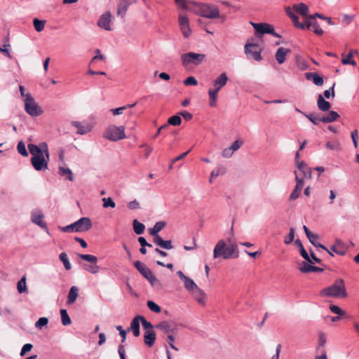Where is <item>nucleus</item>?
Masks as SVG:
<instances>
[{
	"mask_svg": "<svg viewBox=\"0 0 359 359\" xmlns=\"http://www.w3.org/2000/svg\"><path fill=\"white\" fill-rule=\"evenodd\" d=\"M27 147L32 156L30 161L34 168L37 171L48 169L50 156L47 144L41 142L39 146L29 144Z\"/></svg>",
	"mask_w": 359,
	"mask_h": 359,
	"instance_id": "obj_1",
	"label": "nucleus"
},
{
	"mask_svg": "<svg viewBox=\"0 0 359 359\" xmlns=\"http://www.w3.org/2000/svg\"><path fill=\"white\" fill-rule=\"evenodd\" d=\"M285 12L287 15L291 18L293 25L294 27L301 29H309L311 27H313V32L319 36L323 34V30L320 27V25L314 19V15H309L307 17V19L305 20L304 23H301L299 22V18L296 15L293 11L291 10L290 7L285 8Z\"/></svg>",
	"mask_w": 359,
	"mask_h": 359,
	"instance_id": "obj_2",
	"label": "nucleus"
},
{
	"mask_svg": "<svg viewBox=\"0 0 359 359\" xmlns=\"http://www.w3.org/2000/svg\"><path fill=\"white\" fill-rule=\"evenodd\" d=\"M195 6L194 12L201 16L208 19L222 18L223 21L226 20L224 15H220L219 8L214 4L203 3H194Z\"/></svg>",
	"mask_w": 359,
	"mask_h": 359,
	"instance_id": "obj_3",
	"label": "nucleus"
},
{
	"mask_svg": "<svg viewBox=\"0 0 359 359\" xmlns=\"http://www.w3.org/2000/svg\"><path fill=\"white\" fill-rule=\"evenodd\" d=\"M213 257L215 259L222 257L224 259L237 258L238 257L237 245L235 244L226 245L223 240H220L215 246Z\"/></svg>",
	"mask_w": 359,
	"mask_h": 359,
	"instance_id": "obj_4",
	"label": "nucleus"
},
{
	"mask_svg": "<svg viewBox=\"0 0 359 359\" xmlns=\"http://www.w3.org/2000/svg\"><path fill=\"white\" fill-rule=\"evenodd\" d=\"M320 296L332 298H344L348 296L344 280L338 278L330 286L324 288L320 291Z\"/></svg>",
	"mask_w": 359,
	"mask_h": 359,
	"instance_id": "obj_5",
	"label": "nucleus"
},
{
	"mask_svg": "<svg viewBox=\"0 0 359 359\" xmlns=\"http://www.w3.org/2000/svg\"><path fill=\"white\" fill-rule=\"evenodd\" d=\"M134 266L142 276L150 283L153 287L156 290H161L163 288V285L161 281L156 278L151 270L144 263L136 261L134 263Z\"/></svg>",
	"mask_w": 359,
	"mask_h": 359,
	"instance_id": "obj_6",
	"label": "nucleus"
},
{
	"mask_svg": "<svg viewBox=\"0 0 359 359\" xmlns=\"http://www.w3.org/2000/svg\"><path fill=\"white\" fill-rule=\"evenodd\" d=\"M103 137L113 142L123 140L126 137L125 127L111 125L105 130Z\"/></svg>",
	"mask_w": 359,
	"mask_h": 359,
	"instance_id": "obj_7",
	"label": "nucleus"
},
{
	"mask_svg": "<svg viewBox=\"0 0 359 359\" xmlns=\"http://www.w3.org/2000/svg\"><path fill=\"white\" fill-rule=\"evenodd\" d=\"M25 109L27 114L32 116H39L43 112L41 107L35 102L34 97L30 93L26 94V97L24 99Z\"/></svg>",
	"mask_w": 359,
	"mask_h": 359,
	"instance_id": "obj_8",
	"label": "nucleus"
},
{
	"mask_svg": "<svg viewBox=\"0 0 359 359\" xmlns=\"http://www.w3.org/2000/svg\"><path fill=\"white\" fill-rule=\"evenodd\" d=\"M205 57L206 55L205 54L189 52L187 53L182 54L181 56V60L182 64L184 66H187L190 64L198 66L204 61Z\"/></svg>",
	"mask_w": 359,
	"mask_h": 359,
	"instance_id": "obj_9",
	"label": "nucleus"
},
{
	"mask_svg": "<svg viewBox=\"0 0 359 359\" xmlns=\"http://www.w3.org/2000/svg\"><path fill=\"white\" fill-rule=\"evenodd\" d=\"M79 257L88 262L90 263V264H84L83 269L87 271L88 272L95 274L97 273L100 271V266L97 264V257L93 255H83V254H79Z\"/></svg>",
	"mask_w": 359,
	"mask_h": 359,
	"instance_id": "obj_10",
	"label": "nucleus"
},
{
	"mask_svg": "<svg viewBox=\"0 0 359 359\" xmlns=\"http://www.w3.org/2000/svg\"><path fill=\"white\" fill-rule=\"evenodd\" d=\"M257 34H271L276 37L280 38V36L274 31V28L271 25L267 23H255L250 22Z\"/></svg>",
	"mask_w": 359,
	"mask_h": 359,
	"instance_id": "obj_11",
	"label": "nucleus"
},
{
	"mask_svg": "<svg viewBox=\"0 0 359 359\" xmlns=\"http://www.w3.org/2000/svg\"><path fill=\"white\" fill-rule=\"evenodd\" d=\"M262 50L257 43H247L245 46V53L256 61L262 60Z\"/></svg>",
	"mask_w": 359,
	"mask_h": 359,
	"instance_id": "obj_12",
	"label": "nucleus"
},
{
	"mask_svg": "<svg viewBox=\"0 0 359 359\" xmlns=\"http://www.w3.org/2000/svg\"><path fill=\"white\" fill-rule=\"evenodd\" d=\"M296 186L293 191L291 193L290 199L296 200L300 195V193L303 189L304 181L303 177H299L297 171H294Z\"/></svg>",
	"mask_w": 359,
	"mask_h": 359,
	"instance_id": "obj_13",
	"label": "nucleus"
},
{
	"mask_svg": "<svg viewBox=\"0 0 359 359\" xmlns=\"http://www.w3.org/2000/svg\"><path fill=\"white\" fill-rule=\"evenodd\" d=\"M179 25L183 36L185 38H188L191 34L188 18L185 15H180Z\"/></svg>",
	"mask_w": 359,
	"mask_h": 359,
	"instance_id": "obj_14",
	"label": "nucleus"
},
{
	"mask_svg": "<svg viewBox=\"0 0 359 359\" xmlns=\"http://www.w3.org/2000/svg\"><path fill=\"white\" fill-rule=\"evenodd\" d=\"M43 214L41 210L35 209L32 211L31 220L42 229H46V223L43 222Z\"/></svg>",
	"mask_w": 359,
	"mask_h": 359,
	"instance_id": "obj_15",
	"label": "nucleus"
},
{
	"mask_svg": "<svg viewBox=\"0 0 359 359\" xmlns=\"http://www.w3.org/2000/svg\"><path fill=\"white\" fill-rule=\"evenodd\" d=\"M111 20V13L109 11L105 12L100 16V18L97 22V25L100 27H101L107 31H110V30H111V28L110 26Z\"/></svg>",
	"mask_w": 359,
	"mask_h": 359,
	"instance_id": "obj_16",
	"label": "nucleus"
},
{
	"mask_svg": "<svg viewBox=\"0 0 359 359\" xmlns=\"http://www.w3.org/2000/svg\"><path fill=\"white\" fill-rule=\"evenodd\" d=\"M156 327L161 330L165 334H176L177 327L174 324L170 323L168 321H162L156 325Z\"/></svg>",
	"mask_w": 359,
	"mask_h": 359,
	"instance_id": "obj_17",
	"label": "nucleus"
},
{
	"mask_svg": "<svg viewBox=\"0 0 359 359\" xmlns=\"http://www.w3.org/2000/svg\"><path fill=\"white\" fill-rule=\"evenodd\" d=\"M75 224L77 232L86 231L92 227L91 220L88 217H81Z\"/></svg>",
	"mask_w": 359,
	"mask_h": 359,
	"instance_id": "obj_18",
	"label": "nucleus"
},
{
	"mask_svg": "<svg viewBox=\"0 0 359 359\" xmlns=\"http://www.w3.org/2000/svg\"><path fill=\"white\" fill-rule=\"evenodd\" d=\"M294 11L299 13L304 18H305V20L307 19V17L309 16V7L304 3H300L298 4H294L292 6Z\"/></svg>",
	"mask_w": 359,
	"mask_h": 359,
	"instance_id": "obj_19",
	"label": "nucleus"
},
{
	"mask_svg": "<svg viewBox=\"0 0 359 359\" xmlns=\"http://www.w3.org/2000/svg\"><path fill=\"white\" fill-rule=\"evenodd\" d=\"M130 4L131 1L130 0H119L117 6V15L123 18Z\"/></svg>",
	"mask_w": 359,
	"mask_h": 359,
	"instance_id": "obj_20",
	"label": "nucleus"
},
{
	"mask_svg": "<svg viewBox=\"0 0 359 359\" xmlns=\"http://www.w3.org/2000/svg\"><path fill=\"white\" fill-rule=\"evenodd\" d=\"M72 125L76 127L77 130V134L84 135L87 133L90 132L93 129V126L91 124L83 125V123L78 121H72Z\"/></svg>",
	"mask_w": 359,
	"mask_h": 359,
	"instance_id": "obj_21",
	"label": "nucleus"
},
{
	"mask_svg": "<svg viewBox=\"0 0 359 359\" xmlns=\"http://www.w3.org/2000/svg\"><path fill=\"white\" fill-rule=\"evenodd\" d=\"M228 81V77L226 73H222L214 81L213 86L215 90L219 91L222 87H224Z\"/></svg>",
	"mask_w": 359,
	"mask_h": 359,
	"instance_id": "obj_22",
	"label": "nucleus"
},
{
	"mask_svg": "<svg viewBox=\"0 0 359 359\" xmlns=\"http://www.w3.org/2000/svg\"><path fill=\"white\" fill-rule=\"evenodd\" d=\"M297 167L304 177L309 179L312 178V170L309 167H308L304 161H301V163H298Z\"/></svg>",
	"mask_w": 359,
	"mask_h": 359,
	"instance_id": "obj_23",
	"label": "nucleus"
},
{
	"mask_svg": "<svg viewBox=\"0 0 359 359\" xmlns=\"http://www.w3.org/2000/svg\"><path fill=\"white\" fill-rule=\"evenodd\" d=\"M306 79L312 81L316 86H321L323 85V79L316 72H308L305 74Z\"/></svg>",
	"mask_w": 359,
	"mask_h": 359,
	"instance_id": "obj_24",
	"label": "nucleus"
},
{
	"mask_svg": "<svg viewBox=\"0 0 359 359\" xmlns=\"http://www.w3.org/2000/svg\"><path fill=\"white\" fill-rule=\"evenodd\" d=\"M331 250L339 255H344L346 252V248L341 241L337 240L335 243L332 245Z\"/></svg>",
	"mask_w": 359,
	"mask_h": 359,
	"instance_id": "obj_25",
	"label": "nucleus"
},
{
	"mask_svg": "<svg viewBox=\"0 0 359 359\" xmlns=\"http://www.w3.org/2000/svg\"><path fill=\"white\" fill-rule=\"evenodd\" d=\"M154 242L158 246L165 250H171L173 248L172 241L170 240L164 241L161 236L154 238Z\"/></svg>",
	"mask_w": 359,
	"mask_h": 359,
	"instance_id": "obj_26",
	"label": "nucleus"
},
{
	"mask_svg": "<svg viewBox=\"0 0 359 359\" xmlns=\"http://www.w3.org/2000/svg\"><path fill=\"white\" fill-rule=\"evenodd\" d=\"M156 341V333L153 330H148L145 332L144 334V344L151 347L154 345Z\"/></svg>",
	"mask_w": 359,
	"mask_h": 359,
	"instance_id": "obj_27",
	"label": "nucleus"
},
{
	"mask_svg": "<svg viewBox=\"0 0 359 359\" xmlns=\"http://www.w3.org/2000/svg\"><path fill=\"white\" fill-rule=\"evenodd\" d=\"M290 50L283 47L279 48L276 53V59L279 64H283L286 60V55L289 53Z\"/></svg>",
	"mask_w": 359,
	"mask_h": 359,
	"instance_id": "obj_28",
	"label": "nucleus"
},
{
	"mask_svg": "<svg viewBox=\"0 0 359 359\" xmlns=\"http://www.w3.org/2000/svg\"><path fill=\"white\" fill-rule=\"evenodd\" d=\"M317 105L322 111H327L331 107L328 101H326L322 95H319L317 100Z\"/></svg>",
	"mask_w": 359,
	"mask_h": 359,
	"instance_id": "obj_29",
	"label": "nucleus"
},
{
	"mask_svg": "<svg viewBox=\"0 0 359 359\" xmlns=\"http://www.w3.org/2000/svg\"><path fill=\"white\" fill-rule=\"evenodd\" d=\"M79 289L76 286H72L68 293L67 296V304H72L75 302L79 295Z\"/></svg>",
	"mask_w": 359,
	"mask_h": 359,
	"instance_id": "obj_30",
	"label": "nucleus"
},
{
	"mask_svg": "<svg viewBox=\"0 0 359 359\" xmlns=\"http://www.w3.org/2000/svg\"><path fill=\"white\" fill-rule=\"evenodd\" d=\"M166 223L165 222H157L154 227L150 229L149 233L151 235L154 236V238H156L157 236H160L158 233L165 226Z\"/></svg>",
	"mask_w": 359,
	"mask_h": 359,
	"instance_id": "obj_31",
	"label": "nucleus"
},
{
	"mask_svg": "<svg viewBox=\"0 0 359 359\" xmlns=\"http://www.w3.org/2000/svg\"><path fill=\"white\" fill-rule=\"evenodd\" d=\"M192 294L195 299L201 304H205V292L198 287L196 290L192 292Z\"/></svg>",
	"mask_w": 359,
	"mask_h": 359,
	"instance_id": "obj_32",
	"label": "nucleus"
},
{
	"mask_svg": "<svg viewBox=\"0 0 359 359\" xmlns=\"http://www.w3.org/2000/svg\"><path fill=\"white\" fill-rule=\"evenodd\" d=\"M339 117V114L337 111H331L327 116L321 117V122L323 123H331L337 121Z\"/></svg>",
	"mask_w": 359,
	"mask_h": 359,
	"instance_id": "obj_33",
	"label": "nucleus"
},
{
	"mask_svg": "<svg viewBox=\"0 0 359 359\" xmlns=\"http://www.w3.org/2000/svg\"><path fill=\"white\" fill-rule=\"evenodd\" d=\"M129 330H131L133 332V334L135 336V337H139L140 334V322L138 320V318L136 316L135 317L131 323H130V328L128 329Z\"/></svg>",
	"mask_w": 359,
	"mask_h": 359,
	"instance_id": "obj_34",
	"label": "nucleus"
},
{
	"mask_svg": "<svg viewBox=\"0 0 359 359\" xmlns=\"http://www.w3.org/2000/svg\"><path fill=\"white\" fill-rule=\"evenodd\" d=\"M218 92L219 91L215 89H210L208 90V95L210 97L209 104L210 107H215L217 105Z\"/></svg>",
	"mask_w": 359,
	"mask_h": 359,
	"instance_id": "obj_35",
	"label": "nucleus"
},
{
	"mask_svg": "<svg viewBox=\"0 0 359 359\" xmlns=\"http://www.w3.org/2000/svg\"><path fill=\"white\" fill-rule=\"evenodd\" d=\"M183 282L186 290L191 292H194V290H196L198 287L194 281L189 277H187L186 279H184Z\"/></svg>",
	"mask_w": 359,
	"mask_h": 359,
	"instance_id": "obj_36",
	"label": "nucleus"
},
{
	"mask_svg": "<svg viewBox=\"0 0 359 359\" xmlns=\"http://www.w3.org/2000/svg\"><path fill=\"white\" fill-rule=\"evenodd\" d=\"M295 244L299 247V252H300V254L302 256V257L306 260L309 263H312V261L311 260L307 252L306 251V250L304 249L302 242L300 241V240L297 239L295 241Z\"/></svg>",
	"mask_w": 359,
	"mask_h": 359,
	"instance_id": "obj_37",
	"label": "nucleus"
},
{
	"mask_svg": "<svg viewBox=\"0 0 359 359\" xmlns=\"http://www.w3.org/2000/svg\"><path fill=\"white\" fill-rule=\"evenodd\" d=\"M133 229L135 233L140 235L144 233L145 226L140 222L137 219H134L133 222Z\"/></svg>",
	"mask_w": 359,
	"mask_h": 359,
	"instance_id": "obj_38",
	"label": "nucleus"
},
{
	"mask_svg": "<svg viewBox=\"0 0 359 359\" xmlns=\"http://www.w3.org/2000/svg\"><path fill=\"white\" fill-rule=\"evenodd\" d=\"M226 169L225 167H224V166H219L217 168V170H212L211 172L210 177V179H209V182L212 183V179L214 177H217L219 175H224L226 173Z\"/></svg>",
	"mask_w": 359,
	"mask_h": 359,
	"instance_id": "obj_39",
	"label": "nucleus"
},
{
	"mask_svg": "<svg viewBox=\"0 0 359 359\" xmlns=\"http://www.w3.org/2000/svg\"><path fill=\"white\" fill-rule=\"evenodd\" d=\"M310 237H307L309 240V241L316 247L320 248L325 250H327V248L325 247L323 245L320 244L318 242V240L319 238L318 236L315 233H311V236H309Z\"/></svg>",
	"mask_w": 359,
	"mask_h": 359,
	"instance_id": "obj_40",
	"label": "nucleus"
},
{
	"mask_svg": "<svg viewBox=\"0 0 359 359\" xmlns=\"http://www.w3.org/2000/svg\"><path fill=\"white\" fill-rule=\"evenodd\" d=\"M296 65L300 70H305L309 68L306 61L299 55L296 56Z\"/></svg>",
	"mask_w": 359,
	"mask_h": 359,
	"instance_id": "obj_41",
	"label": "nucleus"
},
{
	"mask_svg": "<svg viewBox=\"0 0 359 359\" xmlns=\"http://www.w3.org/2000/svg\"><path fill=\"white\" fill-rule=\"evenodd\" d=\"M59 174L61 176H65L67 177V179H68L69 181L73 180L72 172L68 168L60 167L59 168Z\"/></svg>",
	"mask_w": 359,
	"mask_h": 359,
	"instance_id": "obj_42",
	"label": "nucleus"
},
{
	"mask_svg": "<svg viewBox=\"0 0 359 359\" xmlns=\"http://www.w3.org/2000/svg\"><path fill=\"white\" fill-rule=\"evenodd\" d=\"M60 315L62 325L65 326L69 325L72 323V320L67 311L65 309H61Z\"/></svg>",
	"mask_w": 359,
	"mask_h": 359,
	"instance_id": "obj_43",
	"label": "nucleus"
},
{
	"mask_svg": "<svg viewBox=\"0 0 359 359\" xmlns=\"http://www.w3.org/2000/svg\"><path fill=\"white\" fill-rule=\"evenodd\" d=\"M46 21L41 20L38 18H34L33 20V25L35 30L38 32H40L43 30L45 27Z\"/></svg>",
	"mask_w": 359,
	"mask_h": 359,
	"instance_id": "obj_44",
	"label": "nucleus"
},
{
	"mask_svg": "<svg viewBox=\"0 0 359 359\" xmlns=\"http://www.w3.org/2000/svg\"><path fill=\"white\" fill-rule=\"evenodd\" d=\"M325 147L327 149L330 150L340 151L341 149V144L338 140L327 142L325 144Z\"/></svg>",
	"mask_w": 359,
	"mask_h": 359,
	"instance_id": "obj_45",
	"label": "nucleus"
},
{
	"mask_svg": "<svg viewBox=\"0 0 359 359\" xmlns=\"http://www.w3.org/2000/svg\"><path fill=\"white\" fill-rule=\"evenodd\" d=\"M181 123L182 118H180V116L178 115H175L170 117L168 119V122L165 124H168V126L172 125L174 126H178L181 124Z\"/></svg>",
	"mask_w": 359,
	"mask_h": 359,
	"instance_id": "obj_46",
	"label": "nucleus"
},
{
	"mask_svg": "<svg viewBox=\"0 0 359 359\" xmlns=\"http://www.w3.org/2000/svg\"><path fill=\"white\" fill-rule=\"evenodd\" d=\"M17 288L19 293H23L27 291L25 276L22 277L21 279L18 281L17 284Z\"/></svg>",
	"mask_w": 359,
	"mask_h": 359,
	"instance_id": "obj_47",
	"label": "nucleus"
},
{
	"mask_svg": "<svg viewBox=\"0 0 359 359\" xmlns=\"http://www.w3.org/2000/svg\"><path fill=\"white\" fill-rule=\"evenodd\" d=\"M59 258H60V261L63 263L64 266L67 270L71 269L72 265L68 259V257H67V255L66 253L62 252L60 255Z\"/></svg>",
	"mask_w": 359,
	"mask_h": 359,
	"instance_id": "obj_48",
	"label": "nucleus"
},
{
	"mask_svg": "<svg viewBox=\"0 0 359 359\" xmlns=\"http://www.w3.org/2000/svg\"><path fill=\"white\" fill-rule=\"evenodd\" d=\"M310 264L311 263L308 262L307 261L302 262L300 266L299 267V271L302 273H310L311 268V265Z\"/></svg>",
	"mask_w": 359,
	"mask_h": 359,
	"instance_id": "obj_49",
	"label": "nucleus"
},
{
	"mask_svg": "<svg viewBox=\"0 0 359 359\" xmlns=\"http://www.w3.org/2000/svg\"><path fill=\"white\" fill-rule=\"evenodd\" d=\"M147 305L148 308L153 312L160 313L161 311V307L157 304H156L154 302L149 300L147 302Z\"/></svg>",
	"mask_w": 359,
	"mask_h": 359,
	"instance_id": "obj_50",
	"label": "nucleus"
},
{
	"mask_svg": "<svg viewBox=\"0 0 359 359\" xmlns=\"http://www.w3.org/2000/svg\"><path fill=\"white\" fill-rule=\"evenodd\" d=\"M304 115L313 124L318 125L321 121V117L318 116L314 114H305Z\"/></svg>",
	"mask_w": 359,
	"mask_h": 359,
	"instance_id": "obj_51",
	"label": "nucleus"
},
{
	"mask_svg": "<svg viewBox=\"0 0 359 359\" xmlns=\"http://www.w3.org/2000/svg\"><path fill=\"white\" fill-rule=\"evenodd\" d=\"M17 150L23 156H27L28 153L26 150L25 144L23 142L20 141L18 142L17 146Z\"/></svg>",
	"mask_w": 359,
	"mask_h": 359,
	"instance_id": "obj_52",
	"label": "nucleus"
},
{
	"mask_svg": "<svg viewBox=\"0 0 359 359\" xmlns=\"http://www.w3.org/2000/svg\"><path fill=\"white\" fill-rule=\"evenodd\" d=\"M295 231L294 229L291 227L290 229L289 234L285 238L284 243L287 245L290 244L294 238Z\"/></svg>",
	"mask_w": 359,
	"mask_h": 359,
	"instance_id": "obj_53",
	"label": "nucleus"
},
{
	"mask_svg": "<svg viewBox=\"0 0 359 359\" xmlns=\"http://www.w3.org/2000/svg\"><path fill=\"white\" fill-rule=\"evenodd\" d=\"M102 201L103 202V207L104 208L109 207L114 208L116 206V203L114 202L111 198H103Z\"/></svg>",
	"mask_w": 359,
	"mask_h": 359,
	"instance_id": "obj_54",
	"label": "nucleus"
},
{
	"mask_svg": "<svg viewBox=\"0 0 359 359\" xmlns=\"http://www.w3.org/2000/svg\"><path fill=\"white\" fill-rule=\"evenodd\" d=\"M137 317L138 318L139 321L141 320L142 325L144 329L153 328L152 324L150 322L147 321L144 317L141 316H137Z\"/></svg>",
	"mask_w": 359,
	"mask_h": 359,
	"instance_id": "obj_55",
	"label": "nucleus"
},
{
	"mask_svg": "<svg viewBox=\"0 0 359 359\" xmlns=\"http://www.w3.org/2000/svg\"><path fill=\"white\" fill-rule=\"evenodd\" d=\"M329 308H330V311L335 314H337L339 316H344L345 315V312L336 305L331 304V305H330Z\"/></svg>",
	"mask_w": 359,
	"mask_h": 359,
	"instance_id": "obj_56",
	"label": "nucleus"
},
{
	"mask_svg": "<svg viewBox=\"0 0 359 359\" xmlns=\"http://www.w3.org/2000/svg\"><path fill=\"white\" fill-rule=\"evenodd\" d=\"M11 45L9 43L4 44L3 47H1L0 52L7 56L8 58L11 59L12 56L10 54L9 48Z\"/></svg>",
	"mask_w": 359,
	"mask_h": 359,
	"instance_id": "obj_57",
	"label": "nucleus"
},
{
	"mask_svg": "<svg viewBox=\"0 0 359 359\" xmlns=\"http://www.w3.org/2000/svg\"><path fill=\"white\" fill-rule=\"evenodd\" d=\"M185 86H196L198 84L197 80L194 76H189L184 81Z\"/></svg>",
	"mask_w": 359,
	"mask_h": 359,
	"instance_id": "obj_58",
	"label": "nucleus"
},
{
	"mask_svg": "<svg viewBox=\"0 0 359 359\" xmlns=\"http://www.w3.org/2000/svg\"><path fill=\"white\" fill-rule=\"evenodd\" d=\"M48 323V320L47 318H45V317H42V318H40L36 323L35 324V326L39 328V329H41L43 326L47 325Z\"/></svg>",
	"mask_w": 359,
	"mask_h": 359,
	"instance_id": "obj_59",
	"label": "nucleus"
},
{
	"mask_svg": "<svg viewBox=\"0 0 359 359\" xmlns=\"http://www.w3.org/2000/svg\"><path fill=\"white\" fill-rule=\"evenodd\" d=\"M75 225L76 224L74 222L73 224L64 226L62 228V231L64 232H77L76 226Z\"/></svg>",
	"mask_w": 359,
	"mask_h": 359,
	"instance_id": "obj_60",
	"label": "nucleus"
},
{
	"mask_svg": "<svg viewBox=\"0 0 359 359\" xmlns=\"http://www.w3.org/2000/svg\"><path fill=\"white\" fill-rule=\"evenodd\" d=\"M351 137L352 139L353 146L356 149L358 147V133L357 130H354L351 133Z\"/></svg>",
	"mask_w": 359,
	"mask_h": 359,
	"instance_id": "obj_61",
	"label": "nucleus"
},
{
	"mask_svg": "<svg viewBox=\"0 0 359 359\" xmlns=\"http://www.w3.org/2000/svg\"><path fill=\"white\" fill-rule=\"evenodd\" d=\"M33 348L32 344H25L20 351V356H24L27 352L30 351L32 348Z\"/></svg>",
	"mask_w": 359,
	"mask_h": 359,
	"instance_id": "obj_62",
	"label": "nucleus"
},
{
	"mask_svg": "<svg viewBox=\"0 0 359 359\" xmlns=\"http://www.w3.org/2000/svg\"><path fill=\"white\" fill-rule=\"evenodd\" d=\"M243 144V142L241 140H236L233 142L231 147H229L231 150L234 152L238 150Z\"/></svg>",
	"mask_w": 359,
	"mask_h": 359,
	"instance_id": "obj_63",
	"label": "nucleus"
},
{
	"mask_svg": "<svg viewBox=\"0 0 359 359\" xmlns=\"http://www.w3.org/2000/svg\"><path fill=\"white\" fill-rule=\"evenodd\" d=\"M233 154V151L231 150L230 147L225 148L222 153V155L224 158H230Z\"/></svg>",
	"mask_w": 359,
	"mask_h": 359,
	"instance_id": "obj_64",
	"label": "nucleus"
}]
</instances>
